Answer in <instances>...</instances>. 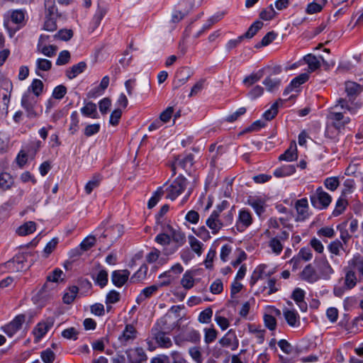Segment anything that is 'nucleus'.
Segmentation results:
<instances>
[{"instance_id":"45","label":"nucleus","mask_w":363,"mask_h":363,"mask_svg":"<svg viewBox=\"0 0 363 363\" xmlns=\"http://www.w3.org/2000/svg\"><path fill=\"white\" fill-rule=\"evenodd\" d=\"M79 288L76 286H72L69 288V291L65 292L62 300L63 302L66 304L72 303L75 299L77 294H78Z\"/></svg>"},{"instance_id":"15","label":"nucleus","mask_w":363,"mask_h":363,"mask_svg":"<svg viewBox=\"0 0 363 363\" xmlns=\"http://www.w3.org/2000/svg\"><path fill=\"white\" fill-rule=\"evenodd\" d=\"M218 342L222 347H230L232 350H236L239 345L238 339L232 330H229Z\"/></svg>"},{"instance_id":"10","label":"nucleus","mask_w":363,"mask_h":363,"mask_svg":"<svg viewBox=\"0 0 363 363\" xmlns=\"http://www.w3.org/2000/svg\"><path fill=\"white\" fill-rule=\"evenodd\" d=\"M53 323L54 320L52 318L48 319L45 322L38 323L33 330L34 342H38L52 327Z\"/></svg>"},{"instance_id":"55","label":"nucleus","mask_w":363,"mask_h":363,"mask_svg":"<svg viewBox=\"0 0 363 363\" xmlns=\"http://www.w3.org/2000/svg\"><path fill=\"white\" fill-rule=\"evenodd\" d=\"M25 261V257L23 255H17L14 257L11 260L9 261L6 264L9 268L13 265L15 267L16 264L17 266L16 267L17 270H21L23 268V262Z\"/></svg>"},{"instance_id":"22","label":"nucleus","mask_w":363,"mask_h":363,"mask_svg":"<svg viewBox=\"0 0 363 363\" xmlns=\"http://www.w3.org/2000/svg\"><path fill=\"white\" fill-rule=\"evenodd\" d=\"M107 12V9L104 6H101L99 4H98V8L94 14L89 29L91 30V32L94 31L100 25L101 20L104 17Z\"/></svg>"},{"instance_id":"63","label":"nucleus","mask_w":363,"mask_h":363,"mask_svg":"<svg viewBox=\"0 0 363 363\" xmlns=\"http://www.w3.org/2000/svg\"><path fill=\"white\" fill-rule=\"evenodd\" d=\"M212 315V309L211 308H207L200 313L198 320L201 323H208L211 321Z\"/></svg>"},{"instance_id":"49","label":"nucleus","mask_w":363,"mask_h":363,"mask_svg":"<svg viewBox=\"0 0 363 363\" xmlns=\"http://www.w3.org/2000/svg\"><path fill=\"white\" fill-rule=\"evenodd\" d=\"M324 185L330 191H335L340 186V181L337 177H328L324 180Z\"/></svg>"},{"instance_id":"6","label":"nucleus","mask_w":363,"mask_h":363,"mask_svg":"<svg viewBox=\"0 0 363 363\" xmlns=\"http://www.w3.org/2000/svg\"><path fill=\"white\" fill-rule=\"evenodd\" d=\"M327 118L330 123L329 125L339 132L345 129V126L350 122V118L345 116L343 112L330 111Z\"/></svg>"},{"instance_id":"1","label":"nucleus","mask_w":363,"mask_h":363,"mask_svg":"<svg viewBox=\"0 0 363 363\" xmlns=\"http://www.w3.org/2000/svg\"><path fill=\"white\" fill-rule=\"evenodd\" d=\"M25 13L21 9L12 10L4 16V26L9 32L10 37L24 26Z\"/></svg>"},{"instance_id":"11","label":"nucleus","mask_w":363,"mask_h":363,"mask_svg":"<svg viewBox=\"0 0 363 363\" xmlns=\"http://www.w3.org/2000/svg\"><path fill=\"white\" fill-rule=\"evenodd\" d=\"M128 363H144L147 357L142 347H135L125 352Z\"/></svg>"},{"instance_id":"62","label":"nucleus","mask_w":363,"mask_h":363,"mask_svg":"<svg viewBox=\"0 0 363 363\" xmlns=\"http://www.w3.org/2000/svg\"><path fill=\"white\" fill-rule=\"evenodd\" d=\"M309 76L306 73H303L294 78L292 81L290 82L291 86H292L294 89L298 88L300 85L304 84L308 81Z\"/></svg>"},{"instance_id":"18","label":"nucleus","mask_w":363,"mask_h":363,"mask_svg":"<svg viewBox=\"0 0 363 363\" xmlns=\"http://www.w3.org/2000/svg\"><path fill=\"white\" fill-rule=\"evenodd\" d=\"M130 272L127 269L115 270L111 274V281L116 287H122L128 281Z\"/></svg>"},{"instance_id":"31","label":"nucleus","mask_w":363,"mask_h":363,"mask_svg":"<svg viewBox=\"0 0 363 363\" xmlns=\"http://www.w3.org/2000/svg\"><path fill=\"white\" fill-rule=\"evenodd\" d=\"M160 287L161 286L159 284H154L143 289L141 291L140 295L136 298L137 303H140L145 299L151 297L159 289Z\"/></svg>"},{"instance_id":"30","label":"nucleus","mask_w":363,"mask_h":363,"mask_svg":"<svg viewBox=\"0 0 363 363\" xmlns=\"http://www.w3.org/2000/svg\"><path fill=\"white\" fill-rule=\"evenodd\" d=\"M284 101V100L279 99L272 105L269 109L263 113V118L267 121L272 120L277 115L278 108L283 105Z\"/></svg>"},{"instance_id":"28","label":"nucleus","mask_w":363,"mask_h":363,"mask_svg":"<svg viewBox=\"0 0 363 363\" xmlns=\"http://www.w3.org/2000/svg\"><path fill=\"white\" fill-rule=\"evenodd\" d=\"M102 179L103 176L101 174H94L91 179L86 183V184L84 186V191L86 194H90L94 189L99 187Z\"/></svg>"},{"instance_id":"19","label":"nucleus","mask_w":363,"mask_h":363,"mask_svg":"<svg viewBox=\"0 0 363 363\" xmlns=\"http://www.w3.org/2000/svg\"><path fill=\"white\" fill-rule=\"evenodd\" d=\"M301 278L311 284L319 279V275L315 268L311 264L306 265L301 273Z\"/></svg>"},{"instance_id":"36","label":"nucleus","mask_w":363,"mask_h":363,"mask_svg":"<svg viewBox=\"0 0 363 363\" xmlns=\"http://www.w3.org/2000/svg\"><path fill=\"white\" fill-rule=\"evenodd\" d=\"M296 171V168L292 164L284 165L280 168L276 169L274 175L276 177H284L293 174Z\"/></svg>"},{"instance_id":"64","label":"nucleus","mask_w":363,"mask_h":363,"mask_svg":"<svg viewBox=\"0 0 363 363\" xmlns=\"http://www.w3.org/2000/svg\"><path fill=\"white\" fill-rule=\"evenodd\" d=\"M67 94V87L65 85L60 84L57 86L52 91V96L54 99L60 100Z\"/></svg>"},{"instance_id":"37","label":"nucleus","mask_w":363,"mask_h":363,"mask_svg":"<svg viewBox=\"0 0 363 363\" xmlns=\"http://www.w3.org/2000/svg\"><path fill=\"white\" fill-rule=\"evenodd\" d=\"M263 84L268 91L272 92L279 89L281 84V79L269 76L264 79Z\"/></svg>"},{"instance_id":"46","label":"nucleus","mask_w":363,"mask_h":363,"mask_svg":"<svg viewBox=\"0 0 363 363\" xmlns=\"http://www.w3.org/2000/svg\"><path fill=\"white\" fill-rule=\"evenodd\" d=\"M79 118L78 113L74 111L70 116V124L69 127V131L70 134L74 135L79 130Z\"/></svg>"},{"instance_id":"41","label":"nucleus","mask_w":363,"mask_h":363,"mask_svg":"<svg viewBox=\"0 0 363 363\" xmlns=\"http://www.w3.org/2000/svg\"><path fill=\"white\" fill-rule=\"evenodd\" d=\"M282 242H283L280 239L275 236L269 240L268 246L271 248L273 253L279 255L281 254L284 248Z\"/></svg>"},{"instance_id":"44","label":"nucleus","mask_w":363,"mask_h":363,"mask_svg":"<svg viewBox=\"0 0 363 363\" xmlns=\"http://www.w3.org/2000/svg\"><path fill=\"white\" fill-rule=\"evenodd\" d=\"M95 284L101 288H104L108 283V272L105 269H101L96 276H93Z\"/></svg>"},{"instance_id":"12","label":"nucleus","mask_w":363,"mask_h":363,"mask_svg":"<svg viewBox=\"0 0 363 363\" xmlns=\"http://www.w3.org/2000/svg\"><path fill=\"white\" fill-rule=\"evenodd\" d=\"M206 225L211 230L213 235H217L223 228L220 216H218V213L215 212H211L206 220Z\"/></svg>"},{"instance_id":"43","label":"nucleus","mask_w":363,"mask_h":363,"mask_svg":"<svg viewBox=\"0 0 363 363\" xmlns=\"http://www.w3.org/2000/svg\"><path fill=\"white\" fill-rule=\"evenodd\" d=\"M263 26V23L260 21H256L248 28L247 32L242 35V38H252Z\"/></svg>"},{"instance_id":"7","label":"nucleus","mask_w":363,"mask_h":363,"mask_svg":"<svg viewBox=\"0 0 363 363\" xmlns=\"http://www.w3.org/2000/svg\"><path fill=\"white\" fill-rule=\"evenodd\" d=\"M338 107L340 108L341 112H343L344 114L349 112L350 114L354 115L360 108V104L354 102V99L350 97H348V99L340 98L336 101V104L333 108Z\"/></svg>"},{"instance_id":"39","label":"nucleus","mask_w":363,"mask_h":363,"mask_svg":"<svg viewBox=\"0 0 363 363\" xmlns=\"http://www.w3.org/2000/svg\"><path fill=\"white\" fill-rule=\"evenodd\" d=\"M303 59L308 65V70L310 72H314L320 67V61L316 56L312 54L306 55Z\"/></svg>"},{"instance_id":"5","label":"nucleus","mask_w":363,"mask_h":363,"mask_svg":"<svg viewBox=\"0 0 363 363\" xmlns=\"http://www.w3.org/2000/svg\"><path fill=\"white\" fill-rule=\"evenodd\" d=\"M138 335V332L133 324H126L118 337V342L121 347L132 345L137 339Z\"/></svg>"},{"instance_id":"13","label":"nucleus","mask_w":363,"mask_h":363,"mask_svg":"<svg viewBox=\"0 0 363 363\" xmlns=\"http://www.w3.org/2000/svg\"><path fill=\"white\" fill-rule=\"evenodd\" d=\"M267 266L263 264L258 265L255 268L251 275L250 280V285L251 286H254L260 279H263L266 277H270V276L273 274V272H267Z\"/></svg>"},{"instance_id":"29","label":"nucleus","mask_w":363,"mask_h":363,"mask_svg":"<svg viewBox=\"0 0 363 363\" xmlns=\"http://www.w3.org/2000/svg\"><path fill=\"white\" fill-rule=\"evenodd\" d=\"M175 161L177 162L178 166L183 169L188 171L190 170L194 164V155L189 154L183 157L178 156Z\"/></svg>"},{"instance_id":"4","label":"nucleus","mask_w":363,"mask_h":363,"mask_svg":"<svg viewBox=\"0 0 363 363\" xmlns=\"http://www.w3.org/2000/svg\"><path fill=\"white\" fill-rule=\"evenodd\" d=\"M187 184L186 179L180 175L177 177L172 183L167 188V198L174 200L176 199L186 189Z\"/></svg>"},{"instance_id":"17","label":"nucleus","mask_w":363,"mask_h":363,"mask_svg":"<svg viewBox=\"0 0 363 363\" xmlns=\"http://www.w3.org/2000/svg\"><path fill=\"white\" fill-rule=\"evenodd\" d=\"M295 208L298 214L296 220H304L308 217V203L306 198L297 200Z\"/></svg>"},{"instance_id":"33","label":"nucleus","mask_w":363,"mask_h":363,"mask_svg":"<svg viewBox=\"0 0 363 363\" xmlns=\"http://www.w3.org/2000/svg\"><path fill=\"white\" fill-rule=\"evenodd\" d=\"M35 229V223L33 221H28L17 228L16 233L20 236H26L33 233Z\"/></svg>"},{"instance_id":"25","label":"nucleus","mask_w":363,"mask_h":363,"mask_svg":"<svg viewBox=\"0 0 363 363\" xmlns=\"http://www.w3.org/2000/svg\"><path fill=\"white\" fill-rule=\"evenodd\" d=\"M86 68V64L84 62H80L74 65L66 71V76L69 79L75 78L77 75L82 73Z\"/></svg>"},{"instance_id":"34","label":"nucleus","mask_w":363,"mask_h":363,"mask_svg":"<svg viewBox=\"0 0 363 363\" xmlns=\"http://www.w3.org/2000/svg\"><path fill=\"white\" fill-rule=\"evenodd\" d=\"M180 283L186 290L193 288L194 286V273L190 270L186 271Z\"/></svg>"},{"instance_id":"27","label":"nucleus","mask_w":363,"mask_h":363,"mask_svg":"<svg viewBox=\"0 0 363 363\" xmlns=\"http://www.w3.org/2000/svg\"><path fill=\"white\" fill-rule=\"evenodd\" d=\"M363 90L362 86L354 82H347L345 83V91L348 97L354 99Z\"/></svg>"},{"instance_id":"9","label":"nucleus","mask_w":363,"mask_h":363,"mask_svg":"<svg viewBox=\"0 0 363 363\" xmlns=\"http://www.w3.org/2000/svg\"><path fill=\"white\" fill-rule=\"evenodd\" d=\"M26 320V315L20 314L16 315L14 319L9 324L6 325L2 328L4 332L9 335L12 337L17 331H18Z\"/></svg>"},{"instance_id":"3","label":"nucleus","mask_w":363,"mask_h":363,"mask_svg":"<svg viewBox=\"0 0 363 363\" xmlns=\"http://www.w3.org/2000/svg\"><path fill=\"white\" fill-rule=\"evenodd\" d=\"M311 205L318 209L322 210L327 208L332 201L331 196L325 191L322 186L316 189L315 192L310 196Z\"/></svg>"},{"instance_id":"23","label":"nucleus","mask_w":363,"mask_h":363,"mask_svg":"<svg viewBox=\"0 0 363 363\" xmlns=\"http://www.w3.org/2000/svg\"><path fill=\"white\" fill-rule=\"evenodd\" d=\"M345 272L344 289L346 290H351L356 286L357 282L356 272L348 268L345 269Z\"/></svg>"},{"instance_id":"21","label":"nucleus","mask_w":363,"mask_h":363,"mask_svg":"<svg viewBox=\"0 0 363 363\" xmlns=\"http://www.w3.org/2000/svg\"><path fill=\"white\" fill-rule=\"evenodd\" d=\"M200 334L197 330L188 329L182 333L177 337L178 340L196 343L200 341Z\"/></svg>"},{"instance_id":"14","label":"nucleus","mask_w":363,"mask_h":363,"mask_svg":"<svg viewBox=\"0 0 363 363\" xmlns=\"http://www.w3.org/2000/svg\"><path fill=\"white\" fill-rule=\"evenodd\" d=\"M62 274L63 272L60 269H55L47 277V282L39 291V296L41 297H45L46 293L49 291L50 282H57Z\"/></svg>"},{"instance_id":"47","label":"nucleus","mask_w":363,"mask_h":363,"mask_svg":"<svg viewBox=\"0 0 363 363\" xmlns=\"http://www.w3.org/2000/svg\"><path fill=\"white\" fill-rule=\"evenodd\" d=\"M45 16H58L55 0H45Z\"/></svg>"},{"instance_id":"20","label":"nucleus","mask_w":363,"mask_h":363,"mask_svg":"<svg viewBox=\"0 0 363 363\" xmlns=\"http://www.w3.org/2000/svg\"><path fill=\"white\" fill-rule=\"evenodd\" d=\"M283 315L289 325L293 328L300 326V316L295 310L284 308L283 310Z\"/></svg>"},{"instance_id":"48","label":"nucleus","mask_w":363,"mask_h":363,"mask_svg":"<svg viewBox=\"0 0 363 363\" xmlns=\"http://www.w3.org/2000/svg\"><path fill=\"white\" fill-rule=\"evenodd\" d=\"M189 242L191 250L198 255H201L202 253L203 244L193 235L189 236Z\"/></svg>"},{"instance_id":"2","label":"nucleus","mask_w":363,"mask_h":363,"mask_svg":"<svg viewBox=\"0 0 363 363\" xmlns=\"http://www.w3.org/2000/svg\"><path fill=\"white\" fill-rule=\"evenodd\" d=\"M164 320H158L151 329V334L161 347L169 348L172 345L171 339L166 335Z\"/></svg>"},{"instance_id":"51","label":"nucleus","mask_w":363,"mask_h":363,"mask_svg":"<svg viewBox=\"0 0 363 363\" xmlns=\"http://www.w3.org/2000/svg\"><path fill=\"white\" fill-rule=\"evenodd\" d=\"M277 33L274 31L268 32L262 39L260 43H259L257 45H255V48H259L261 47L267 46L269 45L271 43H272L276 37Z\"/></svg>"},{"instance_id":"59","label":"nucleus","mask_w":363,"mask_h":363,"mask_svg":"<svg viewBox=\"0 0 363 363\" xmlns=\"http://www.w3.org/2000/svg\"><path fill=\"white\" fill-rule=\"evenodd\" d=\"M275 14L273 6L270 5L259 13V18L264 21H269L275 16Z\"/></svg>"},{"instance_id":"58","label":"nucleus","mask_w":363,"mask_h":363,"mask_svg":"<svg viewBox=\"0 0 363 363\" xmlns=\"http://www.w3.org/2000/svg\"><path fill=\"white\" fill-rule=\"evenodd\" d=\"M58 16H45L44 29L48 31H54L57 29L56 19Z\"/></svg>"},{"instance_id":"57","label":"nucleus","mask_w":363,"mask_h":363,"mask_svg":"<svg viewBox=\"0 0 363 363\" xmlns=\"http://www.w3.org/2000/svg\"><path fill=\"white\" fill-rule=\"evenodd\" d=\"M148 268L147 265L143 264L140 269L132 276L131 280L135 281H140L146 277Z\"/></svg>"},{"instance_id":"60","label":"nucleus","mask_w":363,"mask_h":363,"mask_svg":"<svg viewBox=\"0 0 363 363\" xmlns=\"http://www.w3.org/2000/svg\"><path fill=\"white\" fill-rule=\"evenodd\" d=\"M120 293L116 291V290H111L107 294L106 296L105 303L106 305L113 304L118 302L120 301Z\"/></svg>"},{"instance_id":"53","label":"nucleus","mask_w":363,"mask_h":363,"mask_svg":"<svg viewBox=\"0 0 363 363\" xmlns=\"http://www.w3.org/2000/svg\"><path fill=\"white\" fill-rule=\"evenodd\" d=\"M43 89V83L40 79H34L28 88L36 96L41 94Z\"/></svg>"},{"instance_id":"52","label":"nucleus","mask_w":363,"mask_h":363,"mask_svg":"<svg viewBox=\"0 0 363 363\" xmlns=\"http://www.w3.org/2000/svg\"><path fill=\"white\" fill-rule=\"evenodd\" d=\"M328 248L329 252L335 255H340V250H345L344 245L337 239L331 242Z\"/></svg>"},{"instance_id":"24","label":"nucleus","mask_w":363,"mask_h":363,"mask_svg":"<svg viewBox=\"0 0 363 363\" xmlns=\"http://www.w3.org/2000/svg\"><path fill=\"white\" fill-rule=\"evenodd\" d=\"M191 74L187 68H182L178 71L173 82L174 89H178L184 84L189 80Z\"/></svg>"},{"instance_id":"32","label":"nucleus","mask_w":363,"mask_h":363,"mask_svg":"<svg viewBox=\"0 0 363 363\" xmlns=\"http://www.w3.org/2000/svg\"><path fill=\"white\" fill-rule=\"evenodd\" d=\"M298 157L297 148L296 144H291L289 147L279 157V160H286L291 162L296 160Z\"/></svg>"},{"instance_id":"35","label":"nucleus","mask_w":363,"mask_h":363,"mask_svg":"<svg viewBox=\"0 0 363 363\" xmlns=\"http://www.w3.org/2000/svg\"><path fill=\"white\" fill-rule=\"evenodd\" d=\"M82 115L91 118H98L99 115L96 110V105L90 101L81 108Z\"/></svg>"},{"instance_id":"40","label":"nucleus","mask_w":363,"mask_h":363,"mask_svg":"<svg viewBox=\"0 0 363 363\" xmlns=\"http://www.w3.org/2000/svg\"><path fill=\"white\" fill-rule=\"evenodd\" d=\"M348 205V202L345 196L341 195V196L337 199L335 208L333 210V215L334 216H338L341 215L345 210L346 209Z\"/></svg>"},{"instance_id":"38","label":"nucleus","mask_w":363,"mask_h":363,"mask_svg":"<svg viewBox=\"0 0 363 363\" xmlns=\"http://www.w3.org/2000/svg\"><path fill=\"white\" fill-rule=\"evenodd\" d=\"M264 74V69L263 68L258 70L257 72L252 73L250 75L246 77L243 80V83L247 86H250L256 83L257 82L259 81L263 77Z\"/></svg>"},{"instance_id":"61","label":"nucleus","mask_w":363,"mask_h":363,"mask_svg":"<svg viewBox=\"0 0 363 363\" xmlns=\"http://www.w3.org/2000/svg\"><path fill=\"white\" fill-rule=\"evenodd\" d=\"M40 357L44 363H53L55 354L49 348L40 352Z\"/></svg>"},{"instance_id":"16","label":"nucleus","mask_w":363,"mask_h":363,"mask_svg":"<svg viewBox=\"0 0 363 363\" xmlns=\"http://www.w3.org/2000/svg\"><path fill=\"white\" fill-rule=\"evenodd\" d=\"M123 233V227L122 225L116 224L107 228L102 234L103 238H108L111 242L117 240Z\"/></svg>"},{"instance_id":"56","label":"nucleus","mask_w":363,"mask_h":363,"mask_svg":"<svg viewBox=\"0 0 363 363\" xmlns=\"http://www.w3.org/2000/svg\"><path fill=\"white\" fill-rule=\"evenodd\" d=\"M217 335L218 332L213 328L204 329V341L207 345L214 342Z\"/></svg>"},{"instance_id":"26","label":"nucleus","mask_w":363,"mask_h":363,"mask_svg":"<svg viewBox=\"0 0 363 363\" xmlns=\"http://www.w3.org/2000/svg\"><path fill=\"white\" fill-rule=\"evenodd\" d=\"M170 232V238L174 242L177 247L182 246L186 242V235L180 230L174 229L168 226Z\"/></svg>"},{"instance_id":"54","label":"nucleus","mask_w":363,"mask_h":363,"mask_svg":"<svg viewBox=\"0 0 363 363\" xmlns=\"http://www.w3.org/2000/svg\"><path fill=\"white\" fill-rule=\"evenodd\" d=\"M192 230L196 236H198L199 238H200L201 240H203L205 242L210 240L211 238V235H210V232L204 225L201 226V227L198 228L197 229L193 228Z\"/></svg>"},{"instance_id":"8","label":"nucleus","mask_w":363,"mask_h":363,"mask_svg":"<svg viewBox=\"0 0 363 363\" xmlns=\"http://www.w3.org/2000/svg\"><path fill=\"white\" fill-rule=\"evenodd\" d=\"M253 219L249 210L242 208L239 211L235 228L240 233L244 232L252 223Z\"/></svg>"},{"instance_id":"50","label":"nucleus","mask_w":363,"mask_h":363,"mask_svg":"<svg viewBox=\"0 0 363 363\" xmlns=\"http://www.w3.org/2000/svg\"><path fill=\"white\" fill-rule=\"evenodd\" d=\"M248 204L252 207L258 216H261L264 212V202L259 199H250Z\"/></svg>"},{"instance_id":"42","label":"nucleus","mask_w":363,"mask_h":363,"mask_svg":"<svg viewBox=\"0 0 363 363\" xmlns=\"http://www.w3.org/2000/svg\"><path fill=\"white\" fill-rule=\"evenodd\" d=\"M13 184L12 177L6 172L0 174V189L5 191L9 189Z\"/></svg>"}]
</instances>
